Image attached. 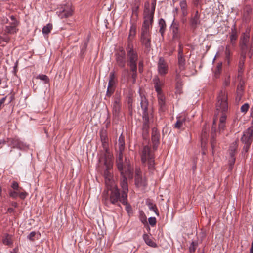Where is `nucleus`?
I'll use <instances>...</instances> for the list:
<instances>
[{
    "instance_id": "obj_51",
    "label": "nucleus",
    "mask_w": 253,
    "mask_h": 253,
    "mask_svg": "<svg viewBox=\"0 0 253 253\" xmlns=\"http://www.w3.org/2000/svg\"><path fill=\"white\" fill-rule=\"evenodd\" d=\"M249 108V105L248 103H245L241 107V111L242 112L246 113L247 112Z\"/></svg>"
},
{
    "instance_id": "obj_25",
    "label": "nucleus",
    "mask_w": 253,
    "mask_h": 253,
    "mask_svg": "<svg viewBox=\"0 0 253 253\" xmlns=\"http://www.w3.org/2000/svg\"><path fill=\"white\" fill-rule=\"evenodd\" d=\"M180 74L176 71V80H177L176 84V92L180 94L182 92V83L180 79Z\"/></svg>"
},
{
    "instance_id": "obj_39",
    "label": "nucleus",
    "mask_w": 253,
    "mask_h": 253,
    "mask_svg": "<svg viewBox=\"0 0 253 253\" xmlns=\"http://www.w3.org/2000/svg\"><path fill=\"white\" fill-rule=\"evenodd\" d=\"M52 29V24L50 23L47 24L42 28V32L44 34H49Z\"/></svg>"
},
{
    "instance_id": "obj_2",
    "label": "nucleus",
    "mask_w": 253,
    "mask_h": 253,
    "mask_svg": "<svg viewBox=\"0 0 253 253\" xmlns=\"http://www.w3.org/2000/svg\"><path fill=\"white\" fill-rule=\"evenodd\" d=\"M100 137L103 149L105 151L104 156L102 159L103 161L104 165L106 167V169L105 170V174H106L107 171L112 168L113 156L108 149L107 131L104 130H101L100 132Z\"/></svg>"
},
{
    "instance_id": "obj_46",
    "label": "nucleus",
    "mask_w": 253,
    "mask_h": 253,
    "mask_svg": "<svg viewBox=\"0 0 253 253\" xmlns=\"http://www.w3.org/2000/svg\"><path fill=\"white\" fill-rule=\"evenodd\" d=\"M37 78L43 81L45 83H48L49 82V79L48 77L45 75H39L38 76H37Z\"/></svg>"
},
{
    "instance_id": "obj_56",
    "label": "nucleus",
    "mask_w": 253,
    "mask_h": 253,
    "mask_svg": "<svg viewBox=\"0 0 253 253\" xmlns=\"http://www.w3.org/2000/svg\"><path fill=\"white\" fill-rule=\"evenodd\" d=\"M252 11V7L250 6H246L244 9V12L247 15H249Z\"/></svg>"
},
{
    "instance_id": "obj_9",
    "label": "nucleus",
    "mask_w": 253,
    "mask_h": 253,
    "mask_svg": "<svg viewBox=\"0 0 253 253\" xmlns=\"http://www.w3.org/2000/svg\"><path fill=\"white\" fill-rule=\"evenodd\" d=\"M155 151L151 150V147L148 145L143 146L140 152L141 160L143 164H145L148 160L154 159Z\"/></svg>"
},
{
    "instance_id": "obj_34",
    "label": "nucleus",
    "mask_w": 253,
    "mask_h": 253,
    "mask_svg": "<svg viewBox=\"0 0 253 253\" xmlns=\"http://www.w3.org/2000/svg\"><path fill=\"white\" fill-rule=\"evenodd\" d=\"M3 243L5 245L10 246L12 244V237L11 235L6 234L2 240Z\"/></svg>"
},
{
    "instance_id": "obj_62",
    "label": "nucleus",
    "mask_w": 253,
    "mask_h": 253,
    "mask_svg": "<svg viewBox=\"0 0 253 253\" xmlns=\"http://www.w3.org/2000/svg\"><path fill=\"white\" fill-rule=\"evenodd\" d=\"M225 55L227 59H228L230 56V49L229 46H226L225 49Z\"/></svg>"
},
{
    "instance_id": "obj_38",
    "label": "nucleus",
    "mask_w": 253,
    "mask_h": 253,
    "mask_svg": "<svg viewBox=\"0 0 253 253\" xmlns=\"http://www.w3.org/2000/svg\"><path fill=\"white\" fill-rule=\"evenodd\" d=\"M222 63L221 62L218 63L216 67L215 71L214 72V76L216 78H217L221 72L222 70Z\"/></svg>"
},
{
    "instance_id": "obj_54",
    "label": "nucleus",
    "mask_w": 253,
    "mask_h": 253,
    "mask_svg": "<svg viewBox=\"0 0 253 253\" xmlns=\"http://www.w3.org/2000/svg\"><path fill=\"white\" fill-rule=\"evenodd\" d=\"M114 91V89L113 87L109 88V86H108L106 91V96L110 97L113 93Z\"/></svg>"
},
{
    "instance_id": "obj_26",
    "label": "nucleus",
    "mask_w": 253,
    "mask_h": 253,
    "mask_svg": "<svg viewBox=\"0 0 253 253\" xmlns=\"http://www.w3.org/2000/svg\"><path fill=\"white\" fill-rule=\"evenodd\" d=\"M143 238L145 243L153 248L157 247V245L156 243L153 242L150 238V236L147 234H144L143 235Z\"/></svg>"
},
{
    "instance_id": "obj_12",
    "label": "nucleus",
    "mask_w": 253,
    "mask_h": 253,
    "mask_svg": "<svg viewBox=\"0 0 253 253\" xmlns=\"http://www.w3.org/2000/svg\"><path fill=\"white\" fill-rule=\"evenodd\" d=\"M153 118H142V135L144 139H147L149 136V128Z\"/></svg>"
},
{
    "instance_id": "obj_33",
    "label": "nucleus",
    "mask_w": 253,
    "mask_h": 253,
    "mask_svg": "<svg viewBox=\"0 0 253 253\" xmlns=\"http://www.w3.org/2000/svg\"><path fill=\"white\" fill-rule=\"evenodd\" d=\"M180 8L183 16L187 14V5L186 0H183L180 3Z\"/></svg>"
},
{
    "instance_id": "obj_47",
    "label": "nucleus",
    "mask_w": 253,
    "mask_h": 253,
    "mask_svg": "<svg viewBox=\"0 0 253 253\" xmlns=\"http://www.w3.org/2000/svg\"><path fill=\"white\" fill-rule=\"evenodd\" d=\"M184 122V120L178 119L174 125V127L179 129L182 126Z\"/></svg>"
},
{
    "instance_id": "obj_15",
    "label": "nucleus",
    "mask_w": 253,
    "mask_h": 253,
    "mask_svg": "<svg viewBox=\"0 0 253 253\" xmlns=\"http://www.w3.org/2000/svg\"><path fill=\"white\" fill-rule=\"evenodd\" d=\"M138 60V55L137 53H126V63L129 68L137 67V61Z\"/></svg>"
},
{
    "instance_id": "obj_3",
    "label": "nucleus",
    "mask_w": 253,
    "mask_h": 253,
    "mask_svg": "<svg viewBox=\"0 0 253 253\" xmlns=\"http://www.w3.org/2000/svg\"><path fill=\"white\" fill-rule=\"evenodd\" d=\"M216 111L222 113L220 118L219 123H225L226 116L224 113L228 110L227 93L225 90H222L219 92L217 97V101L216 104Z\"/></svg>"
},
{
    "instance_id": "obj_48",
    "label": "nucleus",
    "mask_w": 253,
    "mask_h": 253,
    "mask_svg": "<svg viewBox=\"0 0 253 253\" xmlns=\"http://www.w3.org/2000/svg\"><path fill=\"white\" fill-rule=\"evenodd\" d=\"M18 191H17V190H16V191L10 190L9 192V194L10 197H11V198H12L13 199H16L18 196Z\"/></svg>"
},
{
    "instance_id": "obj_13",
    "label": "nucleus",
    "mask_w": 253,
    "mask_h": 253,
    "mask_svg": "<svg viewBox=\"0 0 253 253\" xmlns=\"http://www.w3.org/2000/svg\"><path fill=\"white\" fill-rule=\"evenodd\" d=\"M238 146L237 142L236 141H234L231 144L229 148L228 152L230 156V158L229 159V164L231 168L232 167L235 162V154L237 153Z\"/></svg>"
},
{
    "instance_id": "obj_42",
    "label": "nucleus",
    "mask_w": 253,
    "mask_h": 253,
    "mask_svg": "<svg viewBox=\"0 0 253 253\" xmlns=\"http://www.w3.org/2000/svg\"><path fill=\"white\" fill-rule=\"evenodd\" d=\"M137 67L130 68V71L132 72L131 78L133 80V83L134 84L136 82L137 74Z\"/></svg>"
},
{
    "instance_id": "obj_58",
    "label": "nucleus",
    "mask_w": 253,
    "mask_h": 253,
    "mask_svg": "<svg viewBox=\"0 0 253 253\" xmlns=\"http://www.w3.org/2000/svg\"><path fill=\"white\" fill-rule=\"evenodd\" d=\"M138 9H139L138 6H136L133 7L132 8V14L137 16Z\"/></svg>"
},
{
    "instance_id": "obj_28",
    "label": "nucleus",
    "mask_w": 253,
    "mask_h": 253,
    "mask_svg": "<svg viewBox=\"0 0 253 253\" xmlns=\"http://www.w3.org/2000/svg\"><path fill=\"white\" fill-rule=\"evenodd\" d=\"M250 37L247 34H244L241 40V47L242 50L247 48V43L249 41Z\"/></svg>"
},
{
    "instance_id": "obj_37",
    "label": "nucleus",
    "mask_w": 253,
    "mask_h": 253,
    "mask_svg": "<svg viewBox=\"0 0 253 253\" xmlns=\"http://www.w3.org/2000/svg\"><path fill=\"white\" fill-rule=\"evenodd\" d=\"M126 50V53H133V52H136L135 50H134L133 43L130 39H129L128 41L127 46Z\"/></svg>"
},
{
    "instance_id": "obj_50",
    "label": "nucleus",
    "mask_w": 253,
    "mask_h": 253,
    "mask_svg": "<svg viewBox=\"0 0 253 253\" xmlns=\"http://www.w3.org/2000/svg\"><path fill=\"white\" fill-rule=\"evenodd\" d=\"M11 187L15 190L19 191L22 188L19 187L18 183L16 181H13L11 184Z\"/></svg>"
},
{
    "instance_id": "obj_14",
    "label": "nucleus",
    "mask_w": 253,
    "mask_h": 253,
    "mask_svg": "<svg viewBox=\"0 0 253 253\" xmlns=\"http://www.w3.org/2000/svg\"><path fill=\"white\" fill-rule=\"evenodd\" d=\"M112 107L113 116L115 117H119L121 109V103L119 96L115 95L114 96Z\"/></svg>"
},
{
    "instance_id": "obj_17",
    "label": "nucleus",
    "mask_w": 253,
    "mask_h": 253,
    "mask_svg": "<svg viewBox=\"0 0 253 253\" xmlns=\"http://www.w3.org/2000/svg\"><path fill=\"white\" fill-rule=\"evenodd\" d=\"M201 24L200 14L198 10L192 14L189 20V25L191 28L195 30Z\"/></svg>"
},
{
    "instance_id": "obj_52",
    "label": "nucleus",
    "mask_w": 253,
    "mask_h": 253,
    "mask_svg": "<svg viewBox=\"0 0 253 253\" xmlns=\"http://www.w3.org/2000/svg\"><path fill=\"white\" fill-rule=\"evenodd\" d=\"M178 55L183 54V45L181 42H179L178 47Z\"/></svg>"
},
{
    "instance_id": "obj_23",
    "label": "nucleus",
    "mask_w": 253,
    "mask_h": 253,
    "mask_svg": "<svg viewBox=\"0 0 253 253\" xmlns=\"http://www.w3.org/2000/svg\"><path fill=\"white\" fill-rule=\"evenodd\" d=\"M178 65L180 72L185 70V59L184 54L178 55Z\"/></svg>"
},
{
    "instance_id": "obj_27",
    "label": "nucleus",
    "mask_w": 253,
    "mask_h": 253,
    "mask_svg": "<svg viewBox=\"0 0 253 253\" xmlns=\"http://www.w3.org/2000/svg\"><path fill=\"white\" fill-rule=\"evenodd\" d=\"M237 31L235 28V26L234 25L233 27L231 28V32L230 35V42L232 44L235 43L237 39Z\"/></svg>"
},
{
    "instance_id": "obj_16",
    "label": "nucleus",
    "mask_w": 253,
    "mask_h": 253,
    "mask_svg": "<svg viewBox=\"0 0 253 253\" xmlns=\"http://www.w3.org/2000/svg\"><path fill=\"white\" fill-rule=\"evenodd\" d=\"M158 72L160 75L164 76L168 73V65L163 57H160L158 62Z\"/></svg>"
},
{
    "instance_id": "obj_24",
    "label": "nucleus",
    "mask_w": 253,
    "mask_h": 253,
    "mask_svg": "<svg viewBox=\"0 0 253 253\" xmlns=\"http://www.w3.org/2000/svg\"><path fill=\"white\" fill-rule=\"evenodd\" d=\"M158 104L159 106V110L164 112L165 110V97L164 95L162 94L158 95Z\"/></svg>"
},
{
    "instance_id": "obj_61",
    "label": "nucleus",
    "mask_w": 253,
    "mask_h": 253,
    "mask_svg": "<svg viewBox=\"0 0 253 253\" xmlns=\"http://www.w3.org/2000/svg\"><path fill=\"white\" fill-rule=\"evenodd\" d=\"M244 61H240L239 62V72H242V70H243V66H244Z\"/></svg>"
},
{
    "instance_id": "obj_35",
    "label": "nucleus",
    "mask_w": 253,
    "mask_h": 253,
    "mask_svg": "<svg viewBox=\"0 0 253 253\" xmlns=\"http://www.w3.org/2000/svg\"><path fill=\"white\" fill-rule=\"evenodd\" d=\"M115 84V74L114 73L111 72L109 75V81L108 83L109 88H111L114 86Z\"/></svg>"
},
{
    "instance_id": "obj_55",
    "label": "nucleus",
    "mask_w": 253,
    "mask_h": 253,
    "mask_svg": "<svg viewBox=\"0 0 253 253\" xmlns=\"http://www.w3.org/2000/svg\"><path fill=\"white\" fill-rule=\"evenodd\" d=\"M156 5V0H153L151 3V8L150 9V12L155 13V7Z\"/></svg>"
},
{
    "instance_id": "obj_63",
    "label": "nucleus",
    "mask_w": 253,
    "mask_h": 253,
    "mask_svg": "<svg viewBox=\"0 0 253 253\" xmlns=\"http://www.w3.org/2000/svg\"><path fill=\"white\" fill-rule=\"evenodd\" d=\"M3 41L7 43L10 40V38L8 37H3Z\"/></svg>"
},
{
    "instance_id": "obj_6",
    "label": "nucleus",
    "mask_w": 253,
    "mask_h": 253,
    "mask_svg": "<svg viewBox=\"0 0 253 253\" xmlns=\"http://www.w3.org/2000/svg\"><path fill=\"white\" fill-rule=\"evenodd\" d=\"M144 10V21L141 28L151 29L153 23L154 13L150 12V4L148 2L145 3Z\"/></svg>"
},
{
    "instance_id": "obj_41",
    "label": "nucleus",
    "mask_w": 253,
    "mask_h": 253,
    "mask_svg": "<svg viewBox=\"0 0 253 253\" xmlns=\"http://www.w3.org/2000/svg\"><path fill=\"white\" fill-rule=\"evenodd\" d=\"M139 220L144 225L147 224V217L145 213L142 211H139Z\"/></svg>"
},
{
    "instance_id": "obj_57",
    "label": "nucleus",
    "mask_w": 253,
    "mask_h": 253,
    "mask_svg": "<svg viewBox=\"0 0 253 253\" xmlns=\"http://www.w3.org/2000/svg\"><path fill=\"white\" fill-rule=\"evenodd\" d=\"M28 195V193L26 192H18V196L21 199H24L26 196Z\"/></svg>"
},
{
    "instance_id": "obj_64",
    "label": "nucleus",
    "mask_w": 253,
    "mask_h": 253,
    "mask_svg": "<svg viewBox=\"0 0 253 253\" xmlns=\"http://www.w3.org/2000/svg\"><path fill=\"white\" fill-rule=\"evenodd\" d=\"M250 253H253V240L252 242L251 247L250 250Z\"/></svg>"
},
{
    "instance_id": "obj_45",
    "label": "nucleus",
    "mask_w": 253,
    "mask_h": 253,
    "mask_svg": "<svg viewBox=\"0 0 253 253\" xmlns=\"http://www.w3.org/2000/svg\"><path fill=\"white\" fill-rule=\"evenodd\" d=\"M148 162V169L151 170L153 171L155 169L154 167V159H150V160H148L147 161Z\"/></svg>"
},
{
    "instance_id": "obj_21",
    "label": "nucleus",
    "mask_w": 253,
    "mask_h": 253,
    "mask_svg": "<svg viewBox=\"0 0 253 253\" xmlns=\"http://www.w3.org/2000/svg\"><path fill=\"white\" fill-rule=\"evenodd\" d=\"M153 82L154 84L155 90L158 95L163 94L162 87L164 85V82L163 80H160L158 76H155L153 79Z\"/></svg>"
},
{
    "instance_id": "obj_5",
    "label": "nucleus",
    "mask_w": 253,
    "mask_h": 253,
    "mask_svg": "<svg viewBox=\"0 0 253 253\" xmlns=\"http://www.w3.org/2000/svg\"><path fill=\"white\" fill-rule=\"evenodd\" d=\"M123 152L118 151L116 158V165L119 171L121 173V178L123 177L132 178V172L130 168H127L126 169H124L123 161ZM125 169L126 168H125Z\"/></svg>"
},
{
    "instance_id": "obj_1",
    "label": "nucleus",
    "mask_w": 253,
    "mask_h": 253,
    "mask_svg": "<svg viewBox=\"0 0 253 253\" xmlns=\"http://www.w3.org/2000/svg\"><path fill=\"white\" fill-rule=\"evenodd\" d=\"M108 170L104 173L106 178V189L103 192V201L106 206H109L110 204H117L120 201L124 205L127 204V197L128 192V185L126 177H123L121 178L120 185L122 189L121 195L117 186L115 184L114 182L108 178L107 182V176L108 175L109 172Z\"/></svg>"
},
{
    "instance_id": "obj_20",
    "label": "nucleus",
    "mask_w": 253,
    "mask_h": 253,
    "mask_svg": "<svg viewBox=\"0 0 253 253\" xmlns=\"http://www.w3.org/2000/svg\"><path fill=\"white\" fill-rule=\"evenodd\" d=\"M8 141L10 142L13 148H17L20 150L24 149L26 148V145L23 142L21 141L17 138H8Z\"/></svg>"
},
{
    "instance_id": "obj_49",
    "label": "nucleus",
    "mask_w": 253,
    "mask_h": 253,
    "mask_svg": "<svg viewBox=\"0 0 253 253\" xmlns=\"http://www.w3.org/2000/svg\"><path fill=\"white\" fill-rule=\"evenodd\" d=\"M148 222L151 226H154L156 224V219L154 217H151L148 218Z\"/></svg>"
},
{
    "instance_id": "obj_10",
    "label": "nucleus",
    "mask_w": 253,
    "mask_h": 253,
    "mask_svg": "<svg viewBox=\"0 0 253 253\" xmlns=\"http://www.w3.org/2000/svg\"><path fill=\"white\" fill-rule=\"evenodd\" d=\"M116 63L121 68H124L126 62V54L122 47H120L115 54Z\"/></svg>"
},
{
    "instance_id": "obj_7",
    "label": "nucleus",
    "mask_w": 253,
    "mask_h": 253,
    "mask_svg": "<svg viewBox=\"0 0 253 253\" xmlns=\"http://www.w3.org/2000/svg\"><path fill=\"white\" fill-rule=\"evenodd\" d=\"M140 41L141 44L147 49L151 46V29L141 28Z\"/></svg>"
},
{
    "instance_id": "obj_53",
    "label": "nucleus",
    "mask_w": 253,
    "mask_h": 253,
    "mask_svg": "<svg viewBox=\"0 0 253 253\" xmlns=\"http://www.w3.org/2000/svg\"><path fill=\"white\" fill-rule=\"evenodd\" d=\"M36 234V232L32 231L30 232V233L28 235L27 238L29 240L31 241H34L35 240L34 238Z\"/></svg>"
},
{
    "instance_id": "obj_8",
    "label": "nucleus",
    "mask_w": 253,
    "mask_h": 253,
    "mask_svg": "<svg viewBox=\"0 0 253 253\" xmlns=\"http://www.w3.org/2000/svg\"><path fill=\"white\" fill-rule=\"evenodd\" d=\"M140 106L142 110V118H153V111L150 108H148V101L146 98L141 94L140 95Z\"/></svg>"
},
{
    "instance_id": "obj_36",
    "label": "nucleus",
    "mask_w": 253,
    "mask_h": 253,
    "mask_svg": "<svg viewBox=\"0 0 253 253\" xmlns=\"http://www.w3.org/2000/svg\"><path fill=\"white\" fill-rule=\"evenodd\" d=\"M214 122H213V124L212 125V128H211V146L213 148L214 147V141L215 140V126H214Z\"/></svg>"
},
{
    "instance_id": "obj_30",
    "label": "nucleus",
    "mask_w": 253,
    "mask_h": 253,
    "mask_svg": "<svg viewBox=\"0 0 253 253\" xmlns=\"http://www.w3.org/2000/svg\"><path fill=\"white\" fill-rule=\"evenodd\" d=\"M4 31L6 33L12 35L16 34L18 31V29L9 25L5 26Z\"/></svg>"
},
{
    "instance_id": "obj_11",
    "label": "nucleus",
    "mask_w": 253,
    "mask_h": 253,
    "mask_svg": "<svg viewBox=\"0 0 253 253\" xmlns=\"http://www.w3.org/2000/svg\"><path fill=\"white\" fill-rule=\"evenodd\" d=\"M56 13L61 19L67 18L72 16L73 10L70 4H65L62 6Z\"/></svg>"
},
{
    "instance_id": "obj_40",
    "label": "nucleus",
    "mask_w": 253,
    "mask_h": 253,
    "mask_svg": "<svg viewBox=\"0 0 253 253\" xmlns=\"http://www.w3.org/2000/svg\"><path fill=\"white\" fill-rule=\"evenodd\" d=\"M136 25H134L133 23L131 24V26L130 27V30H129V39H130L131 37H134L136 34Z\"/></svg>"
},
{
    "instance_id": "obj_22",
    "label": "nucleus",
    "mask_w": 253,
    "mask_h": 253,
    "mask_svg": "<svg viewBox=\"0 0 253 253\" xmlns=\"http://www.w3.org/2000/svg\"><path fill=\"white\" fill-rule=\"evenodd\" d=\"M171 29L172 32V38L174 40H179L181 37L180 32L179 31V24L174 20L171 25Z\"/></svg>"
},
{
    "instance_id": "obj_32",
    "label": "nucleus",
    "mask_w": 253,
    "mask_h": 253,
    "mask_svg": "<svg viewBox=\"0 0 253 253\" xmlns=\"http://www.w3.org/2000/svg\"><path fill=\"white\" fill-rule=\"evenodd\" d=\"M118 147L119 151H124L125 148V138L121 135L118 139Z\"/></svg>"
},
{
    "instance_id": "obj_31",
    "label": "nucleus",
    "mask_w": 253,
    "mask_h": 253,
    "mask_svg": "<svg viewBox=\"0 0 253 253\" xmlns=\"http://www.w3.org/2000/svg\"><path fill=\"white\" fill-rule=\"evenodd\" d=\"M208 130L206 127H203L201 135V140L202 144L206 143L208 139Z\"/></svg>"
},
{
    "instance_id": "obj_60",
    "label": "nucleus",
    "mask_w": 253,
    "mask_h": 253,
    "mask_svg": "<svg viewBox=\"0 0 253 253\" xmlns=\"http://www.w3.org/2000/svg\"><path fill=\"white\" fill-rule=\"evenodd\" d=\"M225 127V123H219V126H218V128H219V131L224 130Z\"/></svg>"
},
{
    "instance_id": "obj_29",
    "label": "nucleus",
    "mask_w": 253,
    "mask_h": 253,
    "mask_svg": "<svg viewBox=\"0 0 253 253\" xmlns=\"http://www.w3.org/2000/svg\"><path fill=\"white\" fill-rule=\"evenodd\" d=\"M166 24L164 19L161 18L159 20V27H160L159 32L162 36H164V33L166 29Z\"/></svg>"
},
{
    "instance_id": "obj_43",
    "label": "nucleus",
    "mask_w": 253,
    "mask_h": 253,
    "mask_svg": "<svg viewBox=\"0 0 253 253\" xmlns=\"http://www.w3.org/2000/svg\"><path fill=\"white\" fill-rule=\"evenodd\" d=\"M197 246L198 242L196 241H192L189 246V252L191 253L194 252Z\"/></svg>"
},
{
    "instance_id": "obj_19",
    "label": "nucleus",
    "mask_w": 253,
    "mask_h": 253,
    "mask_svg": "<svg viewBox=\"0 0 253 253\" xmlns=\"http://www.w3.org/2000/svg\"><path fill=\"white\" fill-rule=\"evenodd\" d=\"M135 184L137 187L146 186L147 185L145 179L144 178H142L141 175L140 170L138 169H136L135 170Z\"/></svg>"
},
{
    "instance_id": "obj_18",
    "label": "nucleus",
    "mask_w": 253,
    "mask_h": 253,
    "mask_svg": "<svg viewBox=\"0 0 253 253\" xmlns=\"http://www.w3.org/2000/svg\"><path fill=\"white\" fill-rule=\"evenodd\" d=\"M160 134L156 127L152 129L151 140L153 143V149L154 151L157 150L160 143Z\"/></svg>"
},
{
    "instance_id": "obj_44",
    "label": "nucleus",
    "mask_w": 253,
    "mask_h": 253,
    "mask_svg": "<svg viewBox=\"0 0 253 253\" xmlns=\"http://www.w3.org/2000/svg\"><path fill=\"white\" fill-rule=\"evenodd\" d=\"M148 206L150 210L154 211L157 215H158V210L156 207V205L153 204L151 203H149Z\"/></svg>"
},
{
    "instance_id": "obj_59",
    "label": "nucleus",
    "mask_w": 253,
    "mask_h": 253,
    "mask_svg": "<svg viewBox=\"0 0 253 253\" xmlns=\"http://www.w3.org/2000/svg\"><path fill=\"white\" fill-rule=\"evenodd\" d=\"M10 25L13 26L17 28L19 24V22L18 20L11 21L9 23Z\"/></svg>"
},
{
    "instance_id": "obj_4",
    "label": "nucleus",
    "mask_w": 253,
    "mask_h": 253,
    "mask_svg": "<svg viewBox=\"0 0 253 253\" xmlns=\"http://www.w3.org/2000/svg\"><path fill=\"white\" fill-rule=\"evenodd\" d=\"M253 126H251L243 132V136L241 139L242 142L244 144L242 153L244 155L248 152L251 144L253 141Z\"/></svg>"
}]
</instances>
